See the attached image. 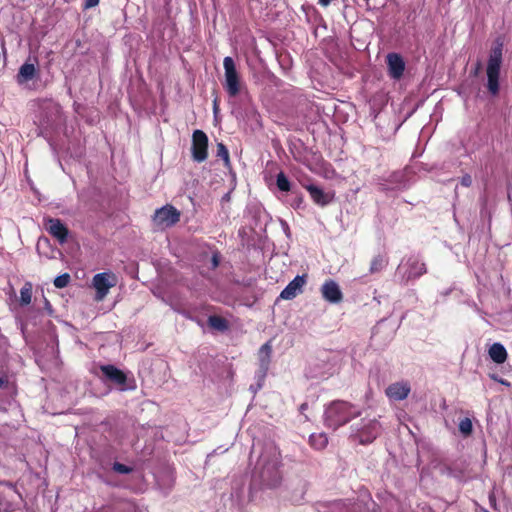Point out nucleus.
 <instances>
[{
    "mask_svg": "<svg viewBox=\"0 0 512 512\" xmlns=\"http://www.w3.org/2000/svg\"><path fill=\"white\" fill-rule=\"evenodd\" d=\"M281 464L280 450L274 444L264 445L252 472L253 480L268 488L277 487L282 481Z\"/></svg>",
    "mask_w": 512,
    "mask_h": 512,
    "instance_id": "f257e3e1",
    "label": "nucleus"
},
{
    "mask_svg": "<svg viewBox=\"0 0 512 512\" xmlns=\"http://www.w3.org/2000/svg\"><path fill=\"white\" fill-rule=\"evenodd\" d=\"M360 416V411L346 401H333L325 410V424L336 430L351 419Z\"/></svg>",
    "mask_w": 512,
    "mask_h": 512,
    "instance_id": "f03ea898",
    "label": "nucleus"
},
{
    "mask_svg": "<svg viewBox=\"0 0 512 512\" xmlns=\"http://www.w3.org/2000/svg\"><path fill=\"white\" fill-rule=\"evenodd\" d=\"M503 61V42L501 39H497L489 54L486 74H487V89L493 96L498 95L500 90L499 78L500 69Z\"/></svg>",
    "mask_w": 512,
    "mask_h": 512,
    "instance_id": "7ed1b4c3",
    "label": "nucleus"
},
{
    "mask_svg": "<svg viewBox=\"0 0 512 512\" xmlns=\"http://www.w3.org/2000/svg\"><path fill=\"white\" fill-rule=\"evenodd\" d=\"M226 93L229 97H247L248 90L240 73L236 69L234 60L226 56Z\"/></svg>",
    "mask_w": 512,
    "mask_h": 512,
    "instance_id": "20e7f679",
    "label": "nucleus"
},
{
    "mask_svg": "<svg viewBox=\"0 0 512 512\" xmlns=\"http://www.w3.org/2000/svg\"><path fill=\"white\" fill-rule=\"evenodd\" d=\"M381 425L376 419H362L353 429L351 437L362 445L372 443L380 434Z\"/></svg>",
    "mask_w": 512,
    "mask_h": 512,
    "instance_id": "39448f33",
    "label": "nucleus"
},
{
    "mask_svg": "<svg viewBox=\"0 0 512 512\" xmlns=\"http://www.w3.org/2000/svg\"><path fill=\"white\" fill-rule=\"evenodd\" d=\"M117 284V276L112 272H102L94 275L92 285L96 291V300H103L110 288Z\"/></svg>",
    "mask_w": 512,
    "mask_h": 512,
    "instance_id": "423d86ee",
    "label": "nucleus"
},
{
    "mask_svg": "<svg viewBox=\"0 0 512 512\" xmlns=\"http://www.w3.org/2000/svg\"><path fill=\"white\" fill-rule=\"evenodd\" d=\"M180 221V212L172 205H165L157 209L153 216V222L157 227H172Z\"/></svg>",
    "mask_w": 512,
    "mask_h": 512,
    "instance_id": "0eeeda50",
    "label": "nucleus"
},
{
    "mask_svg": "<svg viewBox=\"0 0 512 512\" xmlns=\"http://www.w3.org/2000/svg\"><path fill=\"white\" fill-rule=\"evenodd\" d=\"M100 370L105 377V380L113 383L119 390L125 391L130 388L127 385V375L116 366L111 364L101 365Z\"/></svg>",
    "mask_w": 512,
    "mask_h": 512,
    "instance_id": "6e6552de",
    "label": "nucleus"
},
{
    "mask_svg": "<svg viewBox=\"0 0 512 512\" xmlns=\"http://www.w3.org/2000/svg\"><path fill=\"white\" fill-rule=\"evenodd\" d=\"M208 137L202 130H195L192 136V156L197 162H203L207 158Z\"/></svg>",
    "mask_w": 512,
    "mask_h": 512,
    "instance_id": "1a4fd4ad",
    "label": "nucleus"
},
{
    "mask_svg": "<svg viewBox=\"0 0 512 512\" xmlns=\"http://www.w3.org/2000/svg\"><path fill=\"white\" fill-rule=\"evenodd\" d=\"M307 274L297 275L288 285L281 291L279 298L283 300H292L303 292V288L307 283Z\"/></svg>",
    "mask_w": 512,
    "mask_h": 512,
    "instance_id": "9d476101",
    "label": "nucleus"
},
{
    "mask_svg": "<svg viewBox=\"0 0 512 512\" xmlns=\"http://www.w3.org/2000/svg\"><path fill=\"white\" fill-rule=\"evenodd\" d=\"M47 232L54 237L60 244L68 240L69 230L58 218H48L45 223Z\"/></svg>",
    "mask_w": 512,
    "mask_h": 512,
    "instance_id": "9b49d317",
    "label": "nucleus"
},
{
    "mask_svg": "<svg viewBox=\"0 0 512 512\" xmlns=\"http://www.w3.org/2000/svg\"><path fill=\"white\" fill-rule=\"evenodd\" d=\"M411 392V386L408 382L401 381L390 384L385 394L390 400L401 401L408 397Z\"/></svg>",
    "mask_w": 512,
    "mask_h": 512,
    "instance_id": "f8f14e48",
    "label": "nucleus"
},
{
    "mask_svg": "<svg viewBox=\"0 0 512 512\" xmlns=\"http://www.w3.org/2000/svg\"><path fill=\"white\" fill-rule=\"evenodd\" d=\"M389 76L393 79H400L405 70V62L397 53H389L386 56Z\"/></svg>",
    "mask_w": 512,
    "mask_h": 512,
    "instance_id": "ddd939ff",
    "label": "nucleus"
},
{
    "mask_svg": "<svg viewBox=\"0 0 512 512\" xmlns=\"http://www.w3.org/2000/svg\"><path fill=\"white\" fill-rule=\"evenodd\" d=\"M322 297L330 303H339L343 299L339 285L332 279L326 280L321 287Z\"/></svg>",
    "mask_w": 512,
    "mask_h": 512,
    "instance_id": "4468645a",
    "label": "nucleus"
},
{
    "mask_svg": "<svg viewBox=\"0 0 512 512\" xmlns=\"http://www.w3.org/2000/svg\"><path fill=\"white\" fill-rule=\"evenodd\" d=\"M307 191L310 194L311 199L313 202L319 206H326L328 205L332 199L333 195L329 193H325L321 188L311 184L306 186Z\"/></svg>",
    "mask_w": 512,
    "mask_h": 512,
    "instance_id": "2eb2a0df",
    "label": "nucleus"
},
{
    "mask_svg": "<svg viewBox=\"0 0 512 512\" xmlns=\"http://www.w3.org/2000/svg\"><path fill=\"white\" fill-rule=\"evenodd\" d=\"M427 272V268L424 262L420 261L418 258L412 257L408 260V271L407 278L415 279L424 275Z\"/></svg>",
    "mask_w": 512,
    "mask_h": 512,
    "instance_id": "dca6fc26",
    "label": "nucleus"
},
{
    "mask_svg": "<svg viewBox=\"0 0 512 512\" xmlns=\"http://www.w3.org/2000/svg\"><path fill=\"white\" fill-rule=\"evenodd\" d=\"M271 353H272L271 341L264 343L258 351L259 365H260V369L263 372V374H266V372L269 368Z\"/></svg>",
    "mask_w": 512,
    "mask_h": 512,
    "instance_id": "f3484780",
    "label": "nucleus"
},
{
    "mask_svg": "<svg viewBox=\"0 0 512 512\" xmlns=\"http://www.w3.org/2000/svg\"><path fill=\"white\" fill-rule=\"evenodd\" d=\"M37 73V70L35 68L34 64L31 63H24L18 71L17 74V83L18 84H24L30 80H32Z\"/></svg>",
    "mask_w": 512,
    "mask_h": 512,
    "instance_id": "a211bd4d",
    "label": "nucleus"
},
{
    "mask_svg": "<svg viewBox=\"0 0 512 512\" xmlns=\"http://www.w3.org/2000/svg\"><path fill=\"white\" fill-rule=\"evenodd\" d=\"M490 358L497 364H502L507 359V351L501 343H494L489 348Z\"/></svg>",
    "mask_w": 512,
    "mask_h": 512,
    "instance_id": "6ab92c4d",
    "label": "nucleus"
},
{
    "mask_svg": "<svg viewBox=\"0 0 512 512\" xmlns=\"http://www.w3.org/2000/svg\"><path fill=\"white\" fill-rule=\"evenodd\" d=\"M388 265V258L385 255L378 254L371 260L369 272L375 274L381 272Z\"/></svg>",
    "mask_w": 512,
    "mask_h": 512,
    "instance_id": "aec40b11",
    "label": "nucleus"
},
{
    "mask_svg": "<svg viewBox=\"0 0 512 512\" xmlns=\"http://www.w3.org/2000/svg\"><path fill=\"white\" fill-rule=\"evenodd\" d=\"M309 444L316 450H323L328 444V438L324 433H313L309 437Z\"/></svg>",
    "mask_w": 512,
    "mask_h": 512,
    "instance_id": "412c9836",
    "label": "nucleus"
},
{
    "mask_svg": "<svg viewBox=\"0 0 512 512\" xmlns=\"http://www.w3.org/2000/svg\"><path fill=\"white\" fill-rule=\"evenodd\" d=\"M32 284L26 282L20 290V303L21 305H29L32 300Z\"/></svg>",
    "mask_w": 512,
    "mask_h": 512,
    "instance_id": "4be33fe9",
    "label": "nucleus"
},
{
    "mask_svg": "<svg viewBox=\"0 0 512 512\" xmlns=\"http://www.w3.org/2000/svg\"><path fill=\"white\" fill-rule=\"evenodd\" d=\"M276 185L280 191L288 192L291 190V183L284 172H280L276 178Z\"/></svg>",
    "mask_w": 512,
    "mask_h": 512,
    "instance_id": "5701e85b",
    "label": "nucleus"
},
{
    "mask_svg": "<svg viewBox=\"0 0 512 512\" xmlns=\"http://www.w3.org/2000/svg\"><path fill=\"white\" fill-rule=\"evenodd\" d=\"M459 431L465 435L469 436L473 431L472 421L469 418H464L459 423Z\"/></svg>",
    "mask_w": 512,
    "mask_h": 512,
    "instance_id": "b1692460",
    "label": "nucleus"
},
{
    "mask_svg": "<svg viewBox=\"0 0 512 512\" xmlns=\"http://www.w3.org/2000/svg\"><path fill=\"white\" fill-rule=\"evenodd\" d=\"M209 326L219 331L224 330V318L221 316H210L208 319Z\"/></svg>",
    "mask_w": 512,
    "mask_h": 512,
    "instance_id": "393cba45",
    "label": "nucleus"
},
{
    "mask_svg": "<svg viewBox=\"0 0 512 512\" xmlns=\"http://www.w3.org/2000/svg\"><path fill=\"white\" fill-rule=\"evenodd\" d=\"M70 279V275L68 273H64L54 279V285L56 288H65L69 284Z\"/></svg>",
    "mask_w": 512,
    "mask_h": 512,
    "instance_id": "a878e982",
    "label": "nucleus"
},
{
    "mask_svg": "<svg viewBox=\"0 0 512 512\" xmlns=\"http://www.w3.org/2000/svg\"><path fill=\"white\" fill-rule=\"evenodd\" d=\"M113 470L120 474H129L133 471V469L125 464L115 462L113 464Z\"/></svg>",
    "mask_w": 512,
    "mask_h": 512,
    "instance_id": "bb28decb",
    "label": "nucleus"
},
{
    "mask_svg": "<svg viewBox=\"0 0 512 512\" xmlns=\"http://www.w3.org/2000/svg\"><path fill=\"white\" fill-rule=\"evenodd\" d=\"M369 9H376L384 5V0H365Z\"/></svg>",
    "mask_w": 512,
    "mask_h": 512,
    "instance_id": "cd10ccee",
    "label": "nucleus"
},
{
    "mask_svg": "<svg viewBox=\"0 0 512 512\" xmlns=\"http://www.w3.org/2000/svg\"><path fill=\"white\" fill-rule=\"evenodd\" d=\"M460 184L464 187H470L472 185V177L469 174H465L461 177Z\"/></svg>",
    "mask_w": 512,
    "mask_h": 512,
    "instance_id": "c85d7f7f",
    "label": "nucleus"
},
{
    "mask_svg": "<svg viewBox=\"0 0 512 512\" xmlns=\"http://www.w3.org/2000/svg\"><path fill=\"white\" fill-rule=\"evenodd\" d=\"M302 204H303V196L297 195L295 197V199L293 200V202L291 203V206L295 209H298L301 207Z\"/></svg>",
    "mask_w": 512,
    "mask_h": 512,
    "instance_id": "c756f323",
    "label": "nucleus"
},
{
    "mask_svg": "<svg viewBox=\"0 0 512 512\" xmlns=\"http://www.w3.org/2000/svg\"><path fill=\"white\" fill-rule=\"evenodd\" d=\"M100 0H85L84 2V9H90L99 4Z\"/></svg>",
    "mask_w": 512,
    "mask_h": 512,
    "instance_id": "7c9ffc66",
    "label": "nucleus"
},
{
    "mask_svg": "<svg viewBox=\"0 0 512 512\" xmlns=\"http://www.w3.org/2000/svg\"><path fill=\"white\" fill-rule=\"evenodd\" d=\"M219 113H220L219 99L215 98V100H214V114H215V118L216 119H217Z\"/></svg>",
    "mask_w": 512,
    "mask_h": 512,
    "instance_id": "2f4dec72",
    "label": "nucleus"
},
{
    "mask_svg": "<svg viewBox=\"0 0 512 512\" xmlns=\"http://www.w3.org/2000/svg\"><path fill=\"white\" fill-rule=\"evenodd\" d=\"M8 378L6 376H0V388H6L8 386Z\"/></svg>",
    "mask_w": 512,
    "mask_h": 512,
    "instance_id": "473e14b6",
    "label": "nucleus"
},
{
    "mask_svg": "<svg viewBox=\"0 0 512 512\" xmlns=\"http://www.w3.org/2000/svg\"><path fill=\"white\" fill-rule=\"evenodd\" d=\"M482 68V64L480 61H477V63L475 64V68H474V71H473V75L476 76L478 75V73L480 72Z\"/></svg>",
    "mask_w": 512,
    "mask_h": 512,
    "instance_id": "72a5a7b5",
    "label": "nucleus"
},
{
    "mask_svg": "<svg viewBox=\"0 0 512 512\" xmlns=\"http://www.w3.org/2000/svg\"><path fill=\"white\" fill-rule=\"evenodd\" d=\"M217 153L219 156H224V144L223 143H218Z\"/></svg>",
    "mask_w": 512,
    "mask_h": 512,
    "instance_id": "f704fd0d",
    "label": "nucleus"
},
{
    "mask_svg": "<svg viewBox=\"0 0 512 512\" xmlns=\"http://www.w3.org/2000/svg\"><path fill=\"white\" fill-rule=\"evenodd\" d=\"M307 409H308V403H306V402H305V403H302V404L300 405V407H299V411H300V413H302V414H303V413H304V411H306Z\"/></svg>",
    "mask_w": 512,
    "mask_h": 512,
    "instance_id": "c9c22d12",
    "label": "nucleus"
},
{
    "mask_svg": "<svg viewBox=\"0 0 512 512\" xmlns=\"http://www.w3.org/2000/svg\"><path fill=\"white\" fill-rule=\"evenodd\" d=\"M331 0H318V3L323 6L327 7L330 4Z\"/></svg>",
    "mask_w": 512,
    "mask_h": 512,
    "instance_id": "e433bc0d",
    "label": "nucleus"
},
{
    "mask_svg": "<svg viewBox=\"0 0 512 512\" xmlns=\"http://www.w3.org/2000/svg\"><path fill=\"white\" fill-rule=\"evenodd\" d=\"M213 264H214V267L218 266V264H219L217 255L213 256Z\"/></svg>",
    "mask_w": 512,
    "mask_h": 512,
    "instance_id": "4c0bfd02",
    "label": "nucleus"
},
{
    "mask_svg": "<svg viewBox=\"0 0 512 512\" xmlns=\"http://www.w3.org/2000/svg\"><path fill=\"white\" fill-rule=\"evenodd\" d=\"M225 159H226V167H227L229 165V155H228V151L227 150H226Z\"/></svg>",
    "mask_w": 512,
    "mask_h": 512,
    "instance_id": "58836bf2",
    "label": "nucleus"
}]
</instances>
